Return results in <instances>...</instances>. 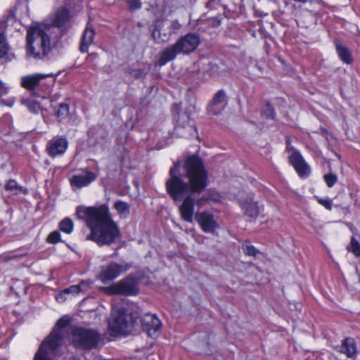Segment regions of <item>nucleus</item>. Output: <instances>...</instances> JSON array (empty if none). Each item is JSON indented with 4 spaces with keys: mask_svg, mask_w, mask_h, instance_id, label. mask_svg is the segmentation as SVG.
I'll use <instances>...</instances> for the list:
<instances>
[{
    "mask_svg": "<svg viewBox=\"0 0 360 360\" xmlns=\"http://www.w3.org/2000/svg\"><path fill=\"white\" fill-rule=\"evenodd\" d=\"M60 234L58 231H53L49 235L47 241L49 243H56L60 240Z\"/></svg>",
    "mask_w": 360,
    "mask_h": 360,
    "instance_id": "35",
    "label": "nucleus"
},
{
    "mask_svg": "<svg viewBox=\"0 0 360 360\" xmlns=\"http://www.w3.org/2000/svg\"><path fill=\"white\" fill-rule=\"evenodd\" d=\"M349 1H350L351 0H348Z\"/></svg>",
    "mask_w": 360,
    "mask_h": 360,
    "instance_id": "43",
    "label": "nucleus"
},
{
    "mask_svg": "<svg viewBox=\"0 0 360 360\" xmlns=\"http://www.w3.org/2000/svg\"><path fill=\"white\" fill-rule=\"evenodd\" d=\"M199 43V37L195 34L189 33L176 41V47L181 53H188L193 51Z\"/></svg>",
    "mask_w": 360,
    "mask_h": 360,
    "instance_id": "11",
    "label": "nucleus"
},
{
    "mask_svg": "<svg viewBox=\"0 0 360 360\" xmlns=\"http://www.w3.org/2000/svg\"><path fill=\"white\" fill-rule=\"evenodd\" d=\"M8 46L3 34H0V63L8 62Z\"/></svg>",
    "mask_w": 360,
    "mask_h": 360,
    "instance_id": "27",
    "label": "nucleus"
},
{
    "mask_svg": "<svg viewBox=\"0 0 360 360\" xmlns=\"http://www.w3.org/2000/svg\"><path fill=\"white\" fill-rule=\"evenodd\" d=\"M114 208L121 217L127 218L129 216L130 208L128 203L122 200L116 201L114 204Z\"/></svg>",
    "mask_w": 360,
    "mask_h": 360,
    "instance_id": "25",
    "label": "nucleus"
},
{
    "mask_svg": "<svg viewBox=\"0 0 360 360\" xmlns=\"http://www.w3.org/2000/svg\"><path fill=\"white\" fill-rule=\"evenodd\" d=\"M95 36V32L92 27L88 24L84 30L80 43L79 50L82 53L88 52L89 47L93 44Z\"/></svg>",
    "mask_w": 360,
    "mask_h": 360,
    "instance_id": "19",
    "label": "nucleus"
},
{
    "mask_svg": "<svg viewBox=\"0 0 360 360\" xmlns=\"http://www.w3.org/2000/svg\"><path fill=\"white\" fill-rule=\"evenodd\" d=\"M52 74H33L21 77V86L28 89L35 96V89L39 84L41 80L51 77Z\"/></svg>",
    "mask_w": 360,
    "mask_h": 360,
    "instance_id": "16",
    "label": "nucleus"
},
{
    "mask_svg": "<svg viewBox=\"0 0 360 360\" xmlns=\"http://www.w3.org/2000/svg\"><path fill=\"white\" fill-rule=\"evenodd\" d=\"M68 146V142L65 138L56 136L47 143L46 150L49 156L55 158L65 153Z\"/></svg>",
    "mask_w": 360,
    "mask_h": 360,
    "instance_id": "10",
    "label": "nucleus"
},
{
    "mask_svg": "<svg viewBox=\"0 0 360 360\" xmlns=\"http://www.w3.org/2000/svg\"><path fill=\"white\" fill-rule=\"evenodd\" d=\"M96 179V175L86 169H82L80 174H77L73 175L70 179V184L72 187H75L77 188H81L84 186H87L91 182L95 181Z\"/></svg>",
    "mask_w": 360,
    "mask_h": 360,
    "instance_id": "13",
    "label": "nucleus"
},
{
    "mask_svg": "<svg viewBox=\"0 0 360 360\" xmlns=\"http://www.w3.org/2000/svg\"><path fill=\"white\" fill-rule=\"evenodd\" d=\"M136 320L128 315L123 308L112 311L108 321L109 333L112 337L130 334L134 328Z\"/></svg>",
    "mask_w": 360,
    "mask_h": 360,
    "instance_id": "5",
    "label": "nucleus"
},
{
    "mask_svg": "<svg viewBox=\"0 0 360 360\" xmlns=\"http://www.w3.org/2000/svg\"><path fill=\"white\" fill-rule=\"evenodd\" d=\"M334 43L336 51L340 60L346 64H351L353 61V58L349 49L339 40H335Z\"/></svg>",
    "mask_w": 360,
    "mask_h": 360,
    "instance_id": "20",
    "label": "nucleus"
},
{
    "mask_svg": "<svg viewBox=\"0 0 360 360\" xmlns=\"http://www.w3.org/2000/svg\"><path fill=\"white\" fill-rule=\"evenodd\" d=\"M289 162L300 176L303 177L309 174V165L298 151L293 150L292 152L289 157Z\"/></svg>",
    "mask_w": 360,
    "mask_h": 360,
    "instance_id": "15",
    "label": "nucleus"
},
{
    "mask_svg": "<svg viewBox=\"0 0 360 360\" xmlns=\"http://www.w3.org/2000/svg\"><path fill=\"white\" fill-rule=\"evenodd\" d=\"M127 4L131 11L139 9L141 7V0H127Z\"/></svg>",
    "mask_w": 360,
    "mask_h": 360,
    "instance_id": "36",
    "label": "nucleus"
},
{
    "mask_svg": "<svg viewBox=\"0 0 360 360\" xmlns=\"http://www.w3.org/2000/svg\"><path fill=\"white\" fill-rule=\"evenodd\" d=\"M70 19L69 11L61 8L56 12L53 23L56 27L60 28L61 32H66L70 27Z\"/></svg>",
    "mask_w": 360,
    "mask_h": 360,
    "instance_id": "17",
    "label": "nucleus"
},
{
    "mask_svg": "<svg viewBox=\"0 0 360 360\" xmlns=\"http://www.w3.org/2000/svg\"><path fill=\"white\" fill-rule=\"evenodd\" d=\"M89 283L84 281H81L77 285H71L70 287L63 290L65 294H78L81 292L86 291L89 288Z\"/></svg>",
    "mask_w": 360,
    "mask_h": 360,
    "instance_id": "24",
    "label": "nucleus"
},
{
    "mask_svg": "<svg viewBox=\"0 0 360 360\" xmlns=\"http://www.w3.org/2000/svg\"><path fill=\"white\" fill-rule=\"evenodd\" d=\"M103 290L108 295H136L139 292L138 281L134 277L127 276Z\"/></svg>",
    "mask_w": 360,
    "mask_h": 360,
    "instance_id": "7",
    "label": "nucleus"
},
{
    "mask_svg": "<svg viewBox=\"0 0 360 360\" xmlns=\"http://www.w3.org/2000/svg\"><path fill=\"white\" fill-rule=\"evenodd\" d=\"M262 114L267 119L274 120L276 116L274 108L269 102H266L262 110Z\"/></svg>",
    "mask_w": 360,
    "mask_h": 360,
    "instance_id": "29",
    "label": "nucleus"
},
{
    "mask_svg": "<svg viewBox=\"0 0 360 360\" xmlns=\"http://www.w3.org/2000/svg\"><path fill=\"white\" fill-rule=\"evenodd\" d=\"M188 122L186 124H181L179 121L175 127L176 134L181 137H188L196 132L195 127H194L192 122H190L188 118L186 117Z\"/></svg>",
    "mask_w": 360,
    "mask_h": 360,
    "instance_id": "22",
    "label": "nucleus"
},
{
    "mask_svg": "<svg viewBox=\"0 0 360 360\" xmlns=\"http://www.w3.org/2000/svg\"><path fill=\"white\" fill-rule=\"evenodd\" d=\"M76 214L79 219L85 221L91 230L87 239L98 245H110L120 238V229L112 219L107 205L89 207L78 206Z\"/></svg>",
    "mask_w": 360,
    "mask_h": 360,
    "instance_id": "2",
    "label": "nucleus"
},
{
    "mask_svg": "<svg viewBox=\"0 0 360 360\" xmlns=\"http://www.w3.org/2000/svg\"><path fill=\"white\" fill-rule=\"evenodd\" d=\"M243 250L245 255L249 256L255 257L259 250L255 248L253 245H250L249 243H245L243 245Z\"/></svg>",
    "mask_w": 360,
    "mask_h": 360,
    "instance_id": "31",
    "label": "nucleus"
},
{
    "mask_svg": "<svg viewBox=\"0 0 360 360\" xmlns=\"http://www.w3.org/2000/svg\"><path fill=\"white\" fill-rule=\"evenodd\" d=\"M100 340V333L91 328L79 327L72 333V344L77 348L91 349L98 345Z\"/></svg>",
    "mask_w": 360,
    "mask_h": 360,
    "instance_id": "6",
    "label": "nucleus"
},
{
    "mask_svg": "<svg viewBox=\"0 0 360 360\" xmlns=\"http://www.w3.org/2000/svg\"><path fill=\"white\" fill-rule=\"evenodd\" d=\"M181 53L178 51L176 47V44L167 49H166L162 53L160 60L158 61L159 65H163L167 62L172 60L176 56L177 53Z\"/></svg>",
    "mask_w": 360,
    "mask_h": 360,
    "instance_id": "23",
    "label": "nucleus"
},
{
    "mask_svg": "<svg viewBox=\"0 0 360 360\" xmlns=\"http://www.w3.org/2000/svg\"><path fill=\"white\" fill-rule=\"evenodd\" d=\"M73 222L69 218H65L63 219L60 223V229L62 231L66 233H70L73 231Z\"/></svg>",
    "mask_w": 360,
    "mask_h": 360,
    "instance_id": "30",
    "label": "nucleus"
},
{
    "mask_svg": "<svg viewBox=\"0 0 360 360\" xmlns=\"http://www.w3.org/2000/svg\"><path fill=\"white\" fill-rule=\"evenodd\" d=\"M173 25H174V27H176V26H179V23H178V22H177V21H174V22H173Z\"/></svg>",
    "mask_w": 360,
    "mask_h": 360,
    "instance_id": "41",
    "label": "nucleus"
},
{
    "mask_svg": "<svg viewBox=\"0 0 360 360\" xmlns=\"http://www.w3.org/2000/svg\"><path fill=\"white\" fill-rule=\"evenodd\" d=\"M65 295L66 294L63 293V291L61 293L56 295V298L58 302H62L66 299L65 297H64V295Z\"/></svg>",
    "mask_w": 360,
    "mask_h": 360,
    "instance_id": "39",
    "label": "nucleus"
},
{
    "mask_svg": "<svg viewBox=\"0 0 360 360\" xmlns=\"http://www.w3.org/2000/svg\"><path fill=\"white\" fill-rule=\"evenodd\" d=\"M51 49V39L45 30L38 25L27 30V53L36 59H43Z\"/></svg>",
    "mask_w": 360,
    "mask_h": 360,
    "instance_id": "4",
    "label": "nucleus"
},
{
    "mask_svg": "<svg viewBox=\"0 0 360 360\" xmlns=\"http://www.w3.org/2000/svg\"><path fill=\"white\" fill-rule=\"evenodd\" d=\"M143 330L149 337L153 338L157 335L161 328V322L155 315L146 314L141 319Z\"/></svg>",
    "mask_w": 360,
    "mask_h": 360,
    "instance_id": "12",
    "label": "nucleus"
},
{
    "mask_svg": "<svg viewBox=\"0 0 360 360\" xmlns=\"http://www.w3.org/2000/svg\"><path fill=\"white\" fill-rule=\"evenodd\" d=\"M21 103L25 105L30 112L34 114H37L39 111L42 110L40 104L36 101L31 98L22 99L21 101Z\"/></svg>",
    "mask_w": 360,
    "mask_h": 360,
    "instance_id": "26",
    "label": "nucleus"
},
{
    "mask_svg": "<svg viewBox=\"0 0 360 360\" xmlns=\"http://www.w3.org/2000/svg\"><path fill=\"white\" fill-rule=\"evenodd\" d=\"M130 265L126 263L118 264L112 262L101 266L98 278L104 283L111 281L127 271Z\"/></svg>",
    "mask_w": 360,
    "mask_h": 360,
    "instance_id": "8",
    "label": "nucleus"
},
{
    "mask_svg": "<svg viewBox=\"0 0 360 360\" xmlns=\"http://www.w3.org/2000/svg\"><path fill=\"white\" fill-rule=\"evenodd\" d=\"M339 352L345 354L348 358H354L356 354V345L352 338H347L342 341Z\"/></svg>",
    "mask_w": 360,
    "mask_h": 360,
    "instance_id": "21",
    "label": "nucleus"
},
{
    "mask_svg": "<svg viewBox=\"0 0 360 360\" xmlns=\"http://www.w3.org/2000/svg\"><path fill=\"white\" fill-rule=\"evenodd\" d=\"M155 32L154 31V32H153V37H154V38H155Z\"/></svg>",
    "mask_w": 360,
    "mask_h": 360,
    "instance_id": "42",
    "label": "nucleus"
},
{
    "mask_svg": "<svg viewBox=\"0 0 360 360\" xmlns=\"http://www.w3.org/2000/svg\"><path fill=\"white\" fill-rule=\"evenodd\" d=\"M350 250L355 256L360 257V244L354 237L351 239Z\"/></svg>",
    "mask_w": 360,
    "mask_h": 360,
    "instance_id": "32",
    "label": "nucleus"
},
{
    "mask_svg": "<svg viewBox=\"0 0 360 360\" xmlns=\"http://www.w3.org/2000/svg\"><path fill=\"white\" fill-rule=\"evenodd\" d=\"M8 91V88L7 86L0 80V96L6 95Z\"/></svg>",
    "mask_w": 360,
    "mask_h": 360,
    "instance_id": "38",
    "label": "nucleus"
},
{
    "mask_svg": "<svg viewBox=\"0 0 360 360\" xmlns=\"http://www.w3.org/2000/svg\"><path fill=\"white\" fill-rule=\"evenodd\" d=\"M67 321L63 319L58 321L51 333L41 343L34 360H52L51 356L56 354L58 349L63 344L67 333Z\"/></svg>",
    "mask_w": 360,
    "mask_h": 360,
    "instance_id": "3",
    "label": "nucleus"
},
{
    "mask_svg": "<svg viewBox=\"0 0 360 360\" xmlns=\"http://www.w3.org/2000/svg\"><path fill=\"white\" fill-rule=\"evenodd\" d=\"M220 1V0H209V1L206 4V6L207 8H212V5L214 4V3H217L219 4Z\"/></svg>",
    "mask_w": 360,
    "mask_h": 360,
    "instance_id": "40",
    "label": "nucleus"
},
{
    "mask_svg": "<svg viewBox=\"0 0 360 360\" xmlns=\"http://www.w3.org/2000/svg\"><path fill=\"white\" fill-rule=\"evenodd\" d=\"M195 219L205 233H214L219 229V224L216 217L210 212H197L195 215Z\"/></svg>",
    "mask_w": 360,
    "mask_h": 360,
    "instance_id": "9",
    "label": "nucleus"
},
{
    "mask_svg": "<svg viewBox=\"0 0 360 360\" xmlns=\"http://www.w3.org/2000/svg\"><path fill=\"white\" fill-rule=\"evenodd\" d=\"M319 202L323 206H324L328 210H330L332 209V203L330 200L329 199H319Z\"/></svg>",
    "mask_w": 360,
    "mask_h": 360,
    "instance_id": "37",
    "label": "nucleus"
},
{
    "mask_svg": "<svg viewBox=\"0 0 360 360\" xmlns=\"http://www.w3.org/2000/svg\"><path fill=\"white\" fill-rule=\"evenodd\" d=\"M165 182L166 191L176 202H181L179 211L181 219L191 223L195 204V195H199L208 186V172L203 160L196 155L179 160L169 169Z\"/></svg>",
    "mask_w": 360,
    "mask_h": 360,
    "instance_id": "1",
    "label": "nucleus"
},
{
    "mask_svg": "<svg viewBox=\"0 0 360 360\" xmlns=\"http://www.w3.org/2000/svg\"><path fill=\"white\" fill-rule=\"evenodd\" d=\"M227 104L226 93L224 90H219L217 92L212 98V102L208 106L210 114L217 115L220 114Z\"/></svg>",
    "mask_w": 360,
    "mask_h": 360,
    "instance_id": "14",
    "label": "nucleus"
},
{
    "mask_svg": "<svg viewBox=\"0 0 360 360\" xmlns=\"http://www.w3.org/2000/svg\"><path fill=\"white\" fill-rule=\"evenodd\" d=\"M240 206L245 214L252 219H255L261 212V207L251 197L241 200Z\"/></svg>",
    "mask_w": 360,
    "mask_h": 360,
    "instance_id": "18",
    "label": "nucleus"
},
{
    "mask_svg": "<svg viewBox=\"0 0 360 360\" xmlns=\"http://www.w3.org/2000/svg\"><path fill=\"white\" fill-rule=\"evenodd\" d=\"M323 178L329 188L333 187L338 180L337 176L332 173L325 174Z\"/></svg>",
    "mask_w": 360,
    "mask_h": 360,
    "instance_id": "33",
    "label": "nucleus"
},
{
    "mask_svg": "<svg viewBox=\"0 0 360 360\" xmlns=\"http://www.w3.org/2000/svg\"><path fill=\"white\" fill-rule=\"evenodd\" d=\"M5 189L8 191H11L13 194H18L23 191L22 187L19 186L18 183L13 179H10L6 183Z\"/></svg>",
    "mask_w": 360,
    "mask_h": 360,
    "instance_id": "28",
    "label": "nucleus"
},
{
    "mask_svg": "<svg viewBox=\"0 0 360 360\" xmlns=\"http://www.w3.org/2000/svg\"><path fill=\"white\" fill-rule=\"evenodd\" d=\"M69 113V105L66 103H61L59 105V108L57 112L58 117H63Z\"/></svg>",
    "mask_w": 360,
    "mask_h": 360,
    "instance_id": "34",
    "label": "nucleus"
}]
</instances>
